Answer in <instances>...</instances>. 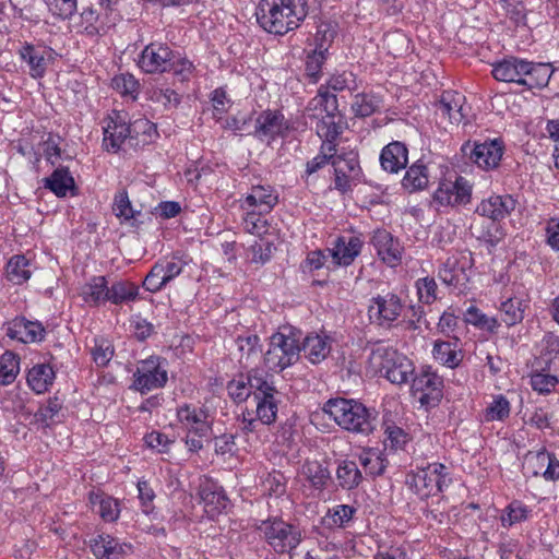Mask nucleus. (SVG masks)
<instances>
[{
  "mask_svg": "<svg viewBox=\"0 0 559 559\" xmlns=\"http://www.w3.org/2000/svg\"><path fill=\"white\" fill-rule=\"evenodd\" d=\"M167 370L162 367L157 357L142 360L133 374L132 389L146 393L163 388L167 382Z\"/></svg>",
  "mask_w": 559,
  "mask_h": 559,
  "instance_id": "obj_10",
  "label": "nucleus"
},
{
  "mask_svg": "<svg viewBox=\"0 0 559 559\" xmlns=\"http://www.w3.org/2000/svg\"><path fill=\"white\" fill-rule=\"evenodd\" d=\"M356 508L348 504H338L330 509L328 512V521L330 525L337 527H346L356 513Z\"/></svg>",
  "mask_w": 559,
  "mask_h": 559,
  "instance_id": "obj_58",
  "label": "nucleus"
},
{
  "mask_svg": "<svg viewBox=\"0 0 559 559\" xmlns=\"http://www.w3.org/2000/svg\"><path fill=\"white\" fill-rule=\"evenodd\" d=\"M472 183L462 176L454 181L444 180L439 183L433 194V201L441 206L466 205L472 199Z\"/></svg>",
  "mask_w": 559,
  "mask_h": 559,
  "instance_id": "obj_11",
  "label": "nucleus"
},
{
  "mask_svg": "<svg viewBox=\"0 0 559 559\" xmlns=\"http://www.w3.org/2000/svg\"><path fill=\"white\" fill-rule=\"evenodd\" d=\"M326 59V53L318 50H313L312 53L308 55L306 60V74L310 78V81L312 83H317L322 64L324 63Z\"/></svg>",
  "mask_w": 559,
  "mask_h": 559,
  "instance_id": "obj_63",
  "label": "nucleus"
},
{
  "mask_svg": "<svg viewBox=\"0 0 559 559\" xmlns=\"http://www.w3.org/2000/svg\"><path fill=\"white\" fill-rule=\"evenodd\" d=\"M190 259L186 254L176 252L170 259L157 261V264L163 269V275L166 277L168 284L182 272L183 267L188 265Z\"/></svg>",
  "mask_w": 559,
  "mask_h": 559,
  "instance_id": "obj_49",
  "label": "nucleus"
},
{
  "mask_svg": "<svg viewBox=\"0 0 559 559\" xmlns=\"http://www.w3.org/2000/svg\"><path fill=\"white\" fill-rule=\"evenodd\" d=\"M111 85L122 96H129L132 100L138 98L140 84L132 74L124 73L115 76Z\"/></svg>",
  "mask_w": 559,
  "mask_h": 559,
  "instance_id": "obj_53",
  "label": "nucleus"
},
{
  "mask_svg": "<svg viewBox=\"0 0 559 559\" xmlns=\"http://www.w3.org/2000/svg\"><path fill=\"white\" fill-rule=\"evenodd\" d=\"M510 415V403L508 399L498 394L493 396L492 402L486 407L484 412V420L487 423L496 420H504Z\"/></svg>",
  "mask_w": 559,
  "mask_h": 559,
  "instance_id": "obj_50",
  "label": "nucleus"
},
{
  "mask_svg": "<svg viewBox=\"0 0 559 559\" xmlns=\"http://www.w3.org/2000/svg\"><path fill=\"white\" fill-rule=\"evenodd\" d=\"M80 296L90 306L108 301V283L105 276H93L80 289Z\"/></svg>",
  "mask_w": 559,
  "mask_h": 559,
  "instance_id": "obj_33",
  "label": "nucleus"
},
{
  "mask_svg": "<svg viewBox=\"0 0 559 559\" xmlns=\"http://www.w3.org/2000/svg\"><path fill=\"white\" fill-rule=\"evenodd\" d=\"M432 355L438 362L448 368L459 367L464 357L460 338L454 336L452 341L437 340L433 344Z\"/></svg>",
  "mask_w": 559,
  "mask_h": 559,
  "instance_id": "obj_28",
  "label": "nucleus"
},
{
  "mask_svg": "<svg viewBox=\"0 0 559 559\" xmlns=\"http://www.w3.org/2000/svg\"><path fill=\"white\" fill-rule=\"evenodd\" d=\"M382 103V98L378 94L361 92L354 96L352 110L356 117L366 118L379 111Z\"/></svg>",
  "mask_w": 559,
  "mask_h": 559,
  "instance_id": "obj_40",
  "label": "nucleus"
},
{
  "mask_svg": "<svg viewBox=\"0 0 559 559\" xmlns=\"http://www.w3.org/2000/svg\"><path fill=\"white\" fill-rule=\"evenodd\" d=\"M243 228L246 231L261 236L267 231L266 214H260L259 211L245 210Z\"/></svg>",
  "mask_w": 559,
  "mask_h": 559,
  "instance_id": "obj_60",
  "label": "nucleus"
},
{
  "mask_svg": "<svg viewBox=\"0 0 559 559\" xmlns=\"http://www.w3.org/2000/svg\"><path fill=\"white\" fill-rule=\"evenodd\" d=\"M278 203V193L270 185L252 186L241 200L243 210L259 211L260 214H269Z\"/></svg>",
  "mask_w": 559,
  "mask_h": 559,
  "instance_id": "obj_18",
  "label": "nucleus"
},
{
  "mask_svg": "<svg viewBox=\"0 0 559 559\" xmlns=\"http://www.w3.org/2000/svg\"><path fill=\"white\" fill-rule=\"evenodd\" d=\"M525 304L519 297H507L499 306L501 322L507 326L521 323L524 319Z\"/></svg>",
  "mask_w": 559,
  "mask_h": 559,
  "instance_id": "obj_43",
  "label": "nucleus"
},
{
  "mask_svg": "<svg viewBox=\"0 0 559 559\" xmlns=\"http://www.w3.org/2000/svg\"><path fill=\"white\" fill-rule=\"evenodd\" d=\"M408 163V150L403 142L393 141L385 145L380 154V164L383 170L397 174Z\"/></svg>",
  "mask_w": 559,
  "mask_h": 559,
  "instance_id": "obj_27",
  "label": "nucleus"
},
{
  "mask_svg": "<svg viewBox=\"0 0 559 559\" xmlns=\"http://www.w3.org/2000/svg\"><path fill=\"white\" fill-rule=\"evenodd\" d=\"M322 409L348 432L369 436L376 429L377 412L366 407L359 401L343 397L331 399Z\"/></svg>",
  "mask_w": 559,
  "mask_h": 559,
  "instance_id": "obj_2",
  "label": "nucleus"
},
{
  "mask_svg": "<svg viewBox=\"0 0 559 559\" xmlns=\"http://www.w3.org/2000/svg\"><path fill=\"white\" fill-rule=\"evenodd\" d=\"M90 546L96 559H122L131 550V545L108 534H98L90 540Z\"/></svg>",
  "mask_w": 559,
  "mask_h": 559,
  "instance_id": "obj_23",
  "label": "nucleus"
},
{
  "mask_svg": "<svg viewBox=\"0 0 559 559\" xmlns=\"http://www.w3.org/2000/svg\"><path fill=\"white\" fill-rule=\"evenodd\" d=\"M5 334L12 340L22 343L40 342L45 336V328L38 321H29L23 317H17L7 323Z\"/></svg>",
  "mask_w": 559,
  "mask_h": 559,
  "instance_id": "obj_21",
  "label": "nucleus"
},
{
  "mask_svg": "<svg viewBox=\"0 0 559 559\" xmlns=\"http://www.w3.org/2000/svg\"><path fill=\"white\" fill-rule=\"evenodd\" d=\"M301 348L299 336L292 328H283L269 338V348L264 353V366L274 372H281L299 359Z\"/></svg>",
  "mask_w": 559,
  "mask_h": 559,
  "instance_id": "obj_3",
  "label": "nucleus"
},
{
  "mask_svg": "<svg viewBox=\"0 0 559 559\" xmlns=\"http://www.w3.org/2000/svg\"><path fill=\"white\" fill-rule=\"evenodd\" d=\"M461 152L465 158L478 168L489 171L496 169L504 153V144L500 139L486 140L484 142H466Z\"/></svg>",
  "mask_w": 559,
  "mask_h": 559,
  "instance_id": "obj_7",
  "label": "nucleus"
},
{
  "mask_svg": "<svg viewBox=\"0 0 559 559\" xmlns=\"http://www.w3.org/2000/svg\"><path fill=\"white\" fill-rule=\"evenodd\" d=\"M530 509L521 501L513 500L502 511L500 515L501 525L509 528L514 524L521 523L528 518Z\"/></svg>",
  "mask_w": 559,
  "mask_h": 559,
  "instance_id": "obj_48",
  "label": "nucleus"
},
{
  "mask_svg": "<svg viewBox=\"0 0 559 559\" xmlns=\"http://www.w3.org/2000/svg\"><path fill=\"white\" fill-rule=\"evenodd\" d=\"M436 114L451 124H460L467 117L466 98L456 91H443L436 103Z\"/></svg>",
  "mask_w": 559,
  "mask_h": 559,
  "instance_id": "obj_16",
  "label": "nucleus"
},
{
  "mask_svg": "<svg viewBox=\"0 0 559 559\" xmlns=\"http://www.w3.org/2000/svg\"><path fill=\"white\" fill-rule=\"evenodd\" d=\"M19 359L10 352L0 357V384L8 385L12 383L19 373Z\"/></svg>",
  "mask_w": 559,
  "mask_h": 559,
  "instance_id": "obj_52",
  "label": "nucleus"
},
{
  "mask_svg": "<svg viewBox=\"0 0 559 559\" xmlns=\"http://www.w3.org/2000/svg\"><path fill=\"white\" fill-rule=\"evenodd\" d=\"M429 183V171L427 166L417 160L405 173L402 185L409 191H418L425 189Z\"/></svg>",
  "mask_w": 559,
  "mask_h": 559,
  "instance_id": "obj_44",
  "label": "nucleus"
},
{
  "mask_svg": "<svg viewBox=\"0 0 559 559\" xmlns=\"http://www.w3.org/2000/svg\"><path fill=\"white\" fill-rule=\"evenodd\" d=\"M163 269L159 267L157 262L152 266L143 281V287L150 293L160 292L167 284L166 277L163 275Z\"/></svg>",
  "mask_w": 559,
  "mask_h": 559,
  "instance_id": "obj_61",
  "label": "nucleus"
},
{
  "mask_svg": "<svg viewBox=\"0 0 559 559\" xmlns=\"http://www.w3.org/2000/svg\"><path fill=\"white\" fill-rule=\"evenodd\" d=\"M261 537L276 554H289L302 540L299 526L288 523L281 518H269L258 525Z\"/></svg>",
  "mask_w": 559,
  "mask_h": 559,
  "instance_id": "obj_5",
  "label": "nucleus"
},
{
  "mask_svg": "<svg viewBox=\"0 0 559 559\" xmlns=\"http://www.w3.org/2000/svg\"><path fill=\"white\" fill-rule=\"evenodd\" d=\"M359 463L364 467L366 474L373 477L383 474L386 467L385 460L373 451L361 453L359 455Z\"/></svg>",
  "mask_w": 559,
  "mask_h": 559,
  "instance_id": "obj_56",
  "label": "nucleus"
},
{
  "mask_svg": "<svg viewBox=\"0 0 559 559\" xmlns=\"http://www.w3.org/2000/svg\"><path fill=\"white\" fill-rule=\"evenodd\" d=\"M438 277L448 286L462 287L467 282L466 261L452 255L438 271Z\"/></svg>",
  "mask_w": 559,
  "mask_h": 559,
  "instance_id": "obj_30",
  "label": "nucleus"
},
{
  "mask_svg": "<svg viewBox=\"0 0 559 559\" xmlns=\"http://www.w3.org/2000/svg\"><path fill=\"white\" fill-rule=\"evenodd\" d=\"M526 69L523 71L522 84L528 90L543 88L548 85L554 70L549 63H534L526 61Z\"/></svg>",
  "mask_w": 559,
  "mask_h": 559,
  "instance_id": "obj_32",
  "label": "nucleus"
},
{
  "mask_svg": "<svg viewBox=\"0 0 559 559\" xmlns=\"http://www.w3.org/2000/svg\"><path fill=\"white\" fill-rule=\"evenodd\" d=\"M45 188L52 191L57 197L63 198L68 193L74 194L75 182L68 168L59 167L53 173L44 179Z\"/></svg>",
  "mask_w": 559,
  "mask_h": 559,
  "instance_id": "obj_35",
  "label": "nucleus"
},
{
  "mask_svg": "<svg viewBox=\"0 0 559 559\" xmlns=\"http://www.w3.org/2000/svg\"><path fill=\"white\" fill-rule=\"evenodd\" d=\"M29 277L28 260L24 255L12 257L7 264V278L15 285H21Z\"/></svg>",
  "mask_w": 559,
  "mask_h": 559,
  "instance_id": "obj_47",
  "label": "nucleus"
},
{
  "mask_svg": "<svg viewBox=\"0 0 559 559\" xmlns=\"http://www.w3.org/2000/svg\"><path fill=\"white\" fill-rule=\"evenodd\" d=\"M239 362L248 367L261 353L260 337L254 333L240 334L235 338Z\"/></svg>",
  "mask_w": 559,
  "mask_h": 559,
  "instance_id": "obj_37",
  "label": "nucleus"
},
{
  "mask_svg": "<svg viewBox=\"0 0 559 559\" xmlns=\"http://www.w3.org/2000/svg\"><path fill=\"white\" fill-rule=\"evenodd\" d=\"M289 130L288 121L278 110H264L255 119L253 135L260 141L270 143L276 138L286 136Z\"/></svg>",
  "mask_w": 559,
  "mask_h": 559,
  "instance_id": "obj_14",
  "label": "nucleus"
},
{
  "mask_svg": "<svg viewBox=\"0 0 559 559\" xmlns=\"http://www.w3.org/2000/svg\"><path fill=\"white\" fill-rule=\"evenodd\" d=\"M207 412L199 406L183 404L177 408V418L183 430L193 435H209L211 424Z\"/></svg>",
  "mask_w": 559,
  "mask_h": 559,
  "instance_id": "obj_19",
  "label": "nucleus"
},
{
  "mask_svg": "<svg viewBox=\"0 0 559 559\" xmlns=\"http://www.w3.org/2000/svg\"><path fill=\"white\" fill-rule=\"evenodd\" d=\"M418 300L425 305H432L437 299L438 285L432 277H421L415 283Z\"/></svg>",
  "mask_w": 559,
  "mask_h": 559,
  "instance_id": "obj_57",
  "label": "nucleus"
},
{
  "mask_svg": "<svg viewBox=\"0 0 559 559\" xmlns=\"http://www.w3.org/2000/svg\"><path fill=\"white\" fill-rule=\"evenodd\" d=\"M300 348L310 362L319 364L330 354L331 343L326 336L310 334L305 337Z\"/></svg>",
  "mask_w": 559,
  "mask_h": 559,
  "instance_id": "obj_34",
  "label": "nucleus"
},
{
  "mask_svg": "<svg viewBox=\"0 0 559 559\" xmlns=\"http://www.w3.org/2000/svg\"><path fill=\"white\" fill-rule=\"evenodd\" d=\"M516 204V200L510 194L491 195L480 202L476 213L495 222H500L515 210Z\"/></svg>",
  "mask_w": 559,
  "mask_h": 559,
  "instance_id": "obj_22",
  "label": "nucleus"
},
{
  "mask_svg": "<svg viewBox=\"0 0 559 559\" xmlns=\"http://www.w3.org/2000/svg\"><path fill=\"white\" fill-rule=\"evenodd\" d=\"M412 394L426 408L437 406L443 396V379L432 370L424 367L413 378Z\"/></svg>",
  "mask_w": 559,
  "mask_h": 559,
  "instance_id": "obj_9",
  "label": "nucleus"
},
{
  "mask_svg": "<svg viewBox=\"0 0 559 559\" xmlns=\"http://www.w3.org/2000/svg\"><path fill=\"white\" fill-rule=\"evenodd\" d=\"M124 144L130 147V130L126 119L116 114L104 127L103 146L107 152L118 153Z\"/></svg>",
  "mask_w": 559,
  "mask_h": 559,
  "instance_id": "obj_20",
  "label": "nucleus"
},
{
  "mask_svg": "<svg viewBox=\"0 0 559 559\" xmlns=\"http://www.w3.org/2000/svg\"><path fill=\"white\" fill-rule=\"evenodd\" d=\"M246 379L253 397L262 396L264 393H277L275 386L267 380V374L260 369H251Z\"/></svg>",
  "mask_w": 559,
  "mask_h": 559,
  "instance_id": "obj_46",
  "label": "nucleus"
},
{
  "mask_svg": "<svg viewBox=\"0 0 559 559\" xmlns=\"http://www.w3.org/2000/svg\"><path fill=\"white\" fill-rule=\"evenodd\" d=\"M19 56L28 67V74L33 79H41L47 68L56 59V51L46 46L24 43L19 49Z\"/></svg>",
  "mask_w": 559,
  "mask_h": 559,
  "instance_id": "obj_13",
  "label": "nucleus"
},
{
  "mask_svg": "<svg viewBox=\"0 0 559 559\" xmlns=\"http://www.w3.org/2000/svg\"><path fill=\"white\" fill-rule=\"evenodd\" d=\"M246 382H247V379L243 376L228 382L227 391H228L229 396L235 402H238V403L243 402L251 395L249 385Z\"/></svg>",
  "mask_w": 559,
  "mask_h": 559,
  "instance_id": "obj_64",
  "label": "nucleus"
},
{
  "mask_svg": "<svg viewBox=\"0 0 559 559\" xmlns=\"http://www.w3.org/2000/svg\"><path fill=\"white\" fill-rule=\"evenodd\" d=\"M549 452L546 450L532 452L530 451L525 455L524 469L533 476H543V472L546 468Z\"/></svg>",
  "mask_w": 559,
  "mask_h": 559,
  "instance_id": "obj_59",
  "label": "nucleus"
},
{
  "mask_svg": "<svg viewBox=\"0 0 559 559\" xmlns=\"http://www.w3.org/2000/svg\"><path fill=\"white\" fill-rule=\"evenodd\" d=\"M369 359L394 384L406 383L414 373L411 359L380 342L371 348Z\"/></svg>",
  "mask_w": 559,
  "mask_h": 559,
  "instance_id": "obj_4",
  "label": "nucleus"
},
{
  "mask_svg": "<svg viewBox=\"0 0 559 559\" xmlns=\"http://www.w3.org/2000/svg\"><path fill=\"white\" fill-rule=\"evenodd\" d=\"M452 483L448 467L441 463H431L426 467L418 468L412 475L411 486L421 498H428L442 492Z\"/></svg>",
  "mask_w": 559,
  "mask_h": 559,
  "instance_id": "obj_6",
  "label": "nucleus"
},
{
  "mask_svg": "<svg viewBox=\"0 0 559 559\" xmlns=\"http://www.w3.org/2000/svg\"><path fill=\"white\" fill-rule=\"evenodd\" d=\"M558 383V378L543 372H536L531 376L532 389L540 394L550 393Z\"/></svg>",
  "mask_w": 559,
  "mask_h": 559,
  "instance_id": "obj_62",
  "label": "nucleus"
},
{
  "mask_svg": "<svg viewBox=\"0 0 559 559\" xmlns=\"http://www.w3.org/2000/svg\"><path fill=\"white\" fill-rule=\"evenodd\" d=\"M334 168V189L341 193L352 190V182L361 175L359 160L356 155H336L332 160Z\"/></svg>",
  "mask_w": 559,
  "mask_h": 559,
  "instance_id": "obj_15",
  "label": "nucleus"
},
{
  "mask_svg": "<svg viewBox=\"0 0 559 559\" xmlns=\"http://www.w3.org/2000/svg\"><path fill=\"white\" fill-rule=\"evenodd\" d=\"M404 310L402 299L393 294L377 295L369 299L367 314L370 323L390 329Z\"/></svg>",
  "mask_w": 559,
  "mask_h": 559,
  "instance_id": "obj_8",
  "label": "nucleus"
},
{
  "mask_svg": "<svg viewBox=\"0 0 559 559\" xmlns=\"http://www.w3.org/2000/svg\"><path fill=\"white\" fill-rule=\"evenodd\" d=\"M380 259L389 266H395L402 259V247L397 239H395L385 229H378L374 231L372 239Z\"/></svg>",
  "mask_w": 559,
  "mask_h": 559,
  "instance_id": "obj_24",
  "label": "nucleus"
},
{
  "mask_svg": "<svg viewBox=\"0 0 559 559\" xmlns=\"http://www.w3.org/2000/svg\"><path fill=\"white\" fill-rule=\"evenodd\" d=\"M277 393H264L262 396L253 397L255 401V416L263 425H271L275 421L278 412Z\"/></svg>",
  "mask_w": 559,
  "mask_h": 559,
  "instance_id": "obj_42",
  "label": "nucleus"
},
{
  "mask_svg": "<svg viewBox=\"0 0 559 559\" xmlns=\"http://www.w3.org/2000/svg\"><path fill=\"white\" fill-rule=\"evenodd\" d=\"M337 31L336 25L332 23H321L318 28L314 36V50L328 52L329 48L331 47L332 43L334 41L336 37Z\"/></svg>",
  "mask_w": 559,
  "mask_h": 559,
  "instance_id": "obj_55",
  "label": "nucleus"
},
{
  "mask_svg": "<svg viewBox=\"0 0 559 559\" xmlns=\"http://www.w3.org/2000/svg\"><path fill=\"white\" fill-rule=\"evenodd\" d=\"M92 509L106 522H115L119 518L118 501L104 493H91Z\"/></svg>",
  "mask_w": 559,
  "mask_h": 559,
  "instance_id": "obj_41",
  "label": "nucleus"
},
{
  "mask_svg": "<svg viewBox=\"0 0 559 559\" xmlns=\"http://www.w3.org/2000/svg\"><path fill=\"white\" fill-rule=\"evenodd\" d=\"M130 130V147H143L152 143L157 136L155 123L146 118H138L128 123Z\"/></svg>",
  "mask_w": 559,
  "mask_h": 559,
  "instance_id": "obj_31",
  "label": "nucleus"
},
{
  "mask_svg": "<svg viewBox=\"0 0 559 559\" xmlns=\"http://www.w3.org/2000/svg\"><path fill=\"white\" fill-rule=\"evenodd\" d=\"M139 296V287L129 281H117L108 287V301L114 305L134 301Z\"/></svg>",
  "mask_w": 559,
  "mask_h": 559,
  "instance_id": "obj_45",
  "label": "nucleus"
},
{
  "mask_svg": "<svg viewBox=\"0 0 559 559\" xmlns=\"http://www.w3.org/2000/svg\"><path fill=\"white\" fill-rule=\"evenodd\" d=\"M255 16L267 33L284 35L300 25L307 16V9L301 0H260Z\"/></svg>",
  "mask_w": 559,
  "mask_h": 559,
  "instance_id": "obj_1",
  "label": "nucleus"
},
{
  "mask_svg": "<svg viewBox=\"0 0 559 559\" xmlns=\"http://www.w3.org/2000/svg\"><path fill=\"white\" fill-rule=\"evenodd\" d=\"M199 496L209 518L213 519L221 514L228 506V498L225 491L216 483L205 480L200 485Z\"/></svg>",
  "mask_w": 559,
  "mask_h": 559,
  "instance_id": "obj_25",
  "label": "nucleus"
},
{
  "mask_svg": "<svg viewBox=\"0 0 559 559\" xmlns=\"http://www.w3.org/2000/svg\"><path fill=\"white\" fill-rule=\"evenodd\" d=\"M344 131L342 115H324L317 123V134L322 139L323 151L331 153L336 151L337 139Z\"/></svg>",
  "mask_w": 559,
  "mask_h": 559,
  "instance_id": "obj_26",
  "label": "nucleus"
},
{
  "mask_svg": "<svg viewBox=\"0 0 559 559\" xmlns=\"http://www.w3.org/2000/svg\"><path fill=\"white\" fill-rule=\"evenodd\" d=\"M336 479L341 488L352 490L361 484L362 474L356 462L342 460L336 468Z\"/></svg>",
  "mask_w": 559,
  "mask_h": 559,
  "instance_id": "obj_39",
  "label": "nucleus"
},
{
  "mask_svg": "<svg viewBox=\"0 0 559 559\" xmlns=\"http://www.w3.org/2000/svg\"><path fill=\"white\" fill-rule=\"evenodd\" d=\"M112 211L121 222H130L135 217V214L140 213L133 210L126 190H121L116 193Z\"/></svg>",
  "mask_w": 559,
  "mask_h": 559,
  "instance_id": "obj_54",
  "label": "nucleus"
},
{
  "mask_svg": "<svg viewBox=\"0 0 559 559\" xmlns=\"http://www.w3.org/2000/svg\"><path fill=\"white\" fill-rule=\"evenodd\" d=\"M526 60L510 57L492 64V76L501 82L522 84L523 71Z\"/></svg>",
  "mask_w": 559,
  "mask_h": 559,
  "instance_id": "obj_29",
  "label": "nucleus"
},
{
  "mask_svg": "<svg viewBox=\"0 0 559 559\" xmlns=\"http://www.w3.org/2000/svg\"><path fill=\"white\" fill-rule=\"evenodd\" d=\"M364 241L357 235L338 236L329 249L332 261L337 266H348L360 254Z\"/></svg>",
  "mask_w": 559,
  "mask_h": 559,
  "instance_id": "obj_17",
  "label": "nucleus"
},
{
  "mask_svg": "<svg viewBox=\"0 0 559 559\" xmlns=\"http://www.w3.org/2000/svg\"><path fill=\"white\" fill-rule=\"evenodd\" d=\"M301 475L314 490L320 492L326 488L332 478L328 466L319 461H306L301 467Z\"/></svg>",
  "mask_w": 559,
  "mask_h": 559,
  "instance_id": "obj_36",
  "label": "nucleus"
},
{
  "mask_svg": "<svg viewBox=\"0 0 559 559\" xmlns=\"http://www.w3.org/2000/svg\"><path fill=\"white\" fill-rule=\"evenodd\" d=\"M175 51L164 43H151L142 50L139 67L150 74L169 72L174 62Z\"/></svg>",
  "mask_w": 559,
  "mask_h": 559,
  "instance_id": "obj_12",
  "label": "nucleus"
},
{
  "mask_svg": "<svg viewBox=\"0 0 559 559\" xmlns=\"http://www.w3.org/2000/svg\"><path fill=\"white\" fill-rule=\"evenodd\" d=\"M55 371L48 364H37L27 373V383L37 394L49 390L55 380Z\"/></svg>",
  "mask_w": 559,
  "mask_h": 559,
  "instance_id": "obj_38",
  "label": "nucleus"
},
{
  "mask_svg": "<svg viewBox=\"0 0 559 559\" xmlns=\"http://www.w3.org/2000/svg\"><path fill=\"white\" fill-rule=\"evenodd\" d=\"M325 88L326 90L330 88L334 92L357 91L358 83H357L356 75L350 71H343L341 73H334L328 80Z\"/></svg>",
  "mask_w": 559,
  "mask_h": 559,
  "instance_id": "obj_51",
  "label": "nucleus"
}]
</instances>
